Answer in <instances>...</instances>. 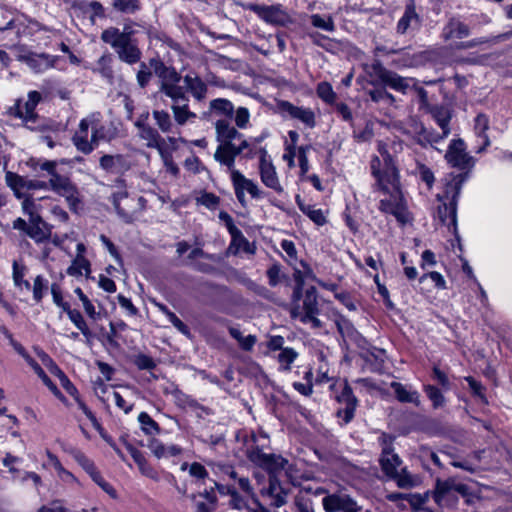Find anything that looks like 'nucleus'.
Segmentation results:
<instances>
[{"instance_id":"f257e3e1","label":"nucleus","mask_w":512,"mask_h":512,"mask_svg":"<svg viewBox=\"0 0 512 512\" xmlns=\"http://www.w3.org/2000/svg\"><path fill=\"white\" fill-rule=\"evenodd\" d=\"M379 153L384 161L383 170L380 169L381 160L378 157L371 161L372 174L377 180L379 189L386 195L379 202V210L393 215L400 224H406L412 220V216L400 189L398 171L383 145H379Z\"/></svg>"},{"instance_id":"f03ea898","label":"nucleus","mask_w":512,"mask_h":512,"mask_svg":"<svg viewBox=\"0 0 512 512\" xmlns=\"http://www.w3.org/2000/svg\"><path fill=\"white\" fill-rule=\"evenodd\" d=\"M248 459L265 469L269 474V487L261 488V494L271 498V504L275 507H281L286 503L287 492L280 485L277 476L281 473L293 484H298V476L294 473L295 465L280 455L264 453L258 447L251 448L248 451Z\"/></svg>"},{"instance_id":"7ed1b4c3","label":"nucleus","mask_w":512,"mask_h":512,"mask_svg":"<svg viewBox=\"0 0 512 512\" xmlns=\"http://www.w3.org/2000/svg\"><path fill=\"white\" fill-rule=\"evenodd\" d=\"M467 180L466 174L450 173L443 179V192L437 194L440 202L437 208L438 219L448 227L456 228L457 199L463 183Z\"/></svg>"},{"instance_id":"20e7f679","label":"nucleus","mask_w":512,"mask_h":512,"mask_svg":"<svg viewBox=\"0 0 512 512\" xmlns=\"http://www.w3.org/2000/svg\"><path fill=\"white\" fill-rule=\"evenodd\" d=\"M107 138V129L100 113H92L82 119L72 141L78 151L89 154L101 140Z\"/></svg>"},{"instance_id":"39448f33","label":"nucleus","mask_w":512,"mask_h":512,"mask_svg":"<svg viewBox=\"0 0 512 512\" xmlns=\"http://www.w3.org/2000/svg\"><path fill=\"white\" fill-rule=\"evenodd\" d=\"M31 166L36 170L40 168L43 171H46L49 174L50 188L53 192L62 196L66 199L69 207L77 211L80 198L79 192L76 186L70 181V179L66 176L60 175L56 172V161L51 160H31Z\"/></svg>"},{"instance_id":"423d86ee","label":"nucleus","mask_w":512,"mask_h":512,"mask_svg":"<svg viewBox=\"0 0 512 512\" xmlns=\"http://www.w3.org/2000/svg\"><path fill=\"white\" fill-rule=\"evenodd\" d=\"M298 294L299 290L295 291V300L290 310L292 318L304 324H308L313 328L322 327V322L317 318L319 310L316 289L314 287L307 289L302 301L297 298Z\"/></svg>"},{"instance_id":"0eeeda50","label":"nucleus","mask_w":512,"mask_h":512,"mask_svg":"<svg viewBox=\"0 0 512 512\" xmlns=\"http://www.w3.org/2000/svg\"><path fill=\"white\" fill-rule=\"evenodd\" d=\"M459 496H468V487L465 484L453 478L445 481H437L433 498L439 506L452 508L458 501Z\"/></svg>"},{"instance_id":"6e6552de","label":"nucleus","mask_w":512,"mask_h":512,"mask_svg":"<svg viewBox=\"0 0 512 512\" xmlns=\"http://www.w3.org/2000/svg\"><path fill=\"white\" fill-rule=\"evenodd\" d=\"M156 73L161 79V92L169 97L173 104L188 102L184 89L179 85L180 76L174 69L160 66L156 69Z\"/></svg>"},{"instance_id":"1a4fd4ad","label":"nucleus","mask_w":512,"mask_h":512,"mask_svg":"<svg viewBox=\"0 0 512 512\" xmlns=\"http://www.w3.org/2000/svg\"><path fill=\"white\" fill-rule=\"evenodd\" d=\"M230 179L236 198L242 206H246L247 204L246 193L256 200L264 198L265 192L259 187V185L254 180L247 178L239 170L232 171Z\"/></svg>"},{"instance_id":"9d476101","label":"nucleus","mask_w":512,"mask_h":512,"mask_svg":"<svg viewBox=\"0 0 512 512\" xmlns=\"http://www.w3.org/2000/svg\"><path fill=\"white\" fill-rule=\"evenodd\" d=\"M447 163L462 171L468 176L475 165V160L466 152V145L462 139L452 140L445 154Z\"/></svg>"},{"instance_id":"9b49d317","label":"nucleus","mask_w":512,"mask_h":512,"mask_svg":"<svg viewBox=\"0 0 512 512\" xmlns=\"http://www.w3.org/2000/svg\"><path fill=\"white\" fill-rule=\"evenodd\" d=\"M371 69L372 74L384 85L397 92L405 94L414 85V80L412 78L402 77L397 73L386 69L378 60L371 65Z\"/></svg>"},{"instance_id":"f8f14e48","label":"nucleus","mask_w":512,"mask_h":512,"mask_svg":"<svg viewBox=\"0 0 512 512\" xmlns=\"http://www.w3.org/2000/svg\"><path fill=\"white\" fill-rule=\"evenodd\" d=\"M258 171L264 186L278 194L284 192L276 167L265 149L260 151Z\"/></svg>"},{"instance_id":"ddd939ff","label":"nucleus","mask_w":512,"mask_h":512,"mask_svg":"<svg viewBox=\"0 0 512 512\" xmlns=\"http://www.w3.org/2000/svg\"><path fill=\"white\" fill-rule=\"evenodd\" d=\"M379 441L382 447L380 465L385 475L390 478L392 475H395L397 470H399L402 460L396 453H394L392 447L393 438L391 436L382 434L379 437Z\"/></svg>"},{"instance_id":"4468645a","label":"nucleus","mask_w":512,"mask_h":512,"mask_svg":"<svg viewBox=\"0 0 512 512\" xmlns=\"http://www.w3.org/2000/svg\"><path fill=\"white\" fill-rule=\"evenodd\" d=\"M280 112L293 120H297L307 128H314L316 117L314 111L309 107L297 106L288 101H281L278 104Z\"/></svg>"},{"instance_id":"2eb2a0df","label":"nucleus","mask_w":512,"mask_h":512,"mask_svg":"<svg viewBox=\"0 0 512 512\" xmlns=\"http://www.w3.org/2000/svg\"><path fill=\"white\" fill-rule=\"evenodd\" d=\"M70 455L74 460L90 475L92 480L99 485L106 493L115 497L116 493L114 488L107 483L100 472L96 469L94 463L80 450L72 448L69 450Z\"/></svg>"},{"instance_id":"dca6fc26","label":"nucleus","mask_w":512,"mask_h":512,"mask_svg":"<svg viewBox=\"0 0 512 512\" xmlns=\"http://www.w3.org/2000/svg\"><path fill=\"white\" fill-rule=\"evenodd\" d=\"M420 25L421 20L416 12L415 3L413 0H409L402 17L397 23L396 32L400 35L413 33L419 29Z\"/></svg>"},{"instance_id":"f3484780","label":"nucleus","mask_w":512,"mask_h":512,"mask_svg":"<svg viewBox=\"0 0 512 512\" xmlns=\"http://www.w3.org/2000/svg\"><path fill=\"white\" fill-rule=\"evenodd\" d=\"M40 100L41 94L39 92L30 91L27 100H18L11 111L25 122L34 121L36 118L35 108Z\"/></svg>"},{"instance_id":"a211bd4d","label":"nucleus","mask_w":512,"mask_h":512,"mask_svg":"<svg viewBox=\"0 0 512 512\" xmlns=\"http://www.w3.org/2000/svg\"><path fill=\"white\" fill-rule=\"evenodd\" d=\"M337 400L342 405L337 411V415L343 420L344 424H347L353 419L357 407V399L347 383L344 384L341 393L337 396Z\"/></svg>"},{"instance_id":"6ab92c4d","label":"nucleus","mask_w":512,"mask_h":512,"mask_svg":"<svg viewBox=\"0 0 512 512\" xmlns=\"http://www.w3.org/2000/svg\"><path fill=\"white\" fill-rule=\"evenodd\" d=\"M131 33L128 27H125L123 31L110 27L102 32L101 39L117 51L131 40Z\"/></svg>"},{"instance_id":"aec40b11","label":"nucleus","mask_w":512,"mask_h":512,"mask_svg":"<svg viewBox=\"0 0 512 512\" xmlns=\"http://www.w3.org/2000/svg\"><path fill=\"white\" fill-rule=\"evenodd\" d=\"M46 456L47 465L54 469L58 479L62 483L68 486H81V482L78 480V478L73 473L64 468L56 455L51 453L49 450H46Z\"/></svg>"},{"instance_id":"412c9836","label":"nucleus","mask_w":512,"mask_h":512,"mask_svg":"<svg viewBox=\"0 0 512 512\" xmlns=\"http://www.w3.org/2000/svg\"><path fill=\"white\" fill-rule=\"evenodd\" d=\"M216 139L219 143L234 144V141L242 138V134L229 120L219 119L215 122Z\"/></svg>"},{"instance_id":"4be33fe9","label":"nucleus","mask_w":512,"mask_h":512,"mask_svg":"<svg viewBox=\"0 0 512 512\" xmlns=\"http://www.w3.org/2000/svg\"><path fill=\"white\" fill-rule=\"evenodd\" d=\"M247 9L253 11L257 14L261 19L268 23L278 24L283 22L284 13L280 6L271 5H258V4H249L247 5Z\"/></svg>"},{"instance_id":"5701e85b","label":"nucleus","mask_w":512,"mask_h":512,"mask_svg":"<svg viewBox=\"0 0 512 512\" xmlns=\"http://www.w3.org/2000/svg\"><path fill=\"white\" fill-rule=\"evenodd\" d=\"M112 202L117 213L126 221L132 219L133 199L128 197V193L124 188L112 193Z\"/></svg>"},{"instance_id":"b1692460","label":"nucleus","mask_w":512,"mask_h":512,"mask_svg":"<svg viewBox=\"0 0 512 512\" xmlns=\"http://www.w3.org/2000/svg\"><path fill=\"white\" fill-rule=\"evenodd\" d=\"M229 234L231 235V242L228 247V254L237 255L243 252L252 255L255 253V246L246 239L238 228L232 230Z\"/></svg>"},{"instance_id":"393cba45","label":"nucleus","mask_w":512,"mask_h":512,"mask_svg":"<svg viewBox=\"0 0 512 512\" xmlns=\"http://www.w3.org/2000/svg\"><path fill=\"white\" fill-rule=\"evenodd\" d=\"M237 154L234 149V144H223L219 143L215 153L214 158L221 165L227 167L229 174H232V171H236L235 169V159Z\"/></svg>"},{"instance_id":"a878e982","label":"nucleus","mask_w":512,"mask_h":512,"mask_svg":"<svg viewBox=\"0 0 512 512\" xmlns=\"http://www.w3.org/2000/svg\"><path fill=\"white\" fill-rule=\"evenodd\" d=\"M148 447L158 459L177 457L182 453V448L179 445L164 444L158 439L151 440Z\"/></svg>"},{"instance_id":"bb28decb","label":"nucleus","mask_w":512,"mask_h":512,"mask_svg":"<svg viewBox=\"0 0 512 512\" xmlns=\"http://www.w3.org/2000/svg\"><path fill=\"white\" fill-rule=\"evenodd\" d=\"M489 129V119L484 114H478L474 119V133L475 136L481 140V145L477 149V153H482L491 142L487 135Z\"/></svg>"},{"instance_id":"cd10ccee","label":"nucleus","mask_w":512,"mask_h":512,"mask_svg":"<svg viewBox=\"0 0 512 512\" xmlns=\"http://www.w3.org/2000/svg\"><path fill=\"white\" fill-rule=\"evenodd\" d=\"M139 131L138 135L141 139L146 141V145L151 148H156L159 151V147H164L165 139H163L158 131L152 128L149 125L141 124L140 122L136 123Z\"/></svg>"},{"instance_id":"c85d7f7f","label":"nucleus","mask_w":512,"mask_h":512,"mask_svg":"<svg viewBox=\"0 0 512 512\" xmlns=\"http://www.w3.org/2000/svg\"><path fill=\"white\" fill-rule=\"evenodd\" d=\"M66 273L77 279H88L91 275V263L87 258L74 257Z\"/></svg>"},{"instance_id":"c756f323","label":"nucleus","mask_w":512,"mask_h":512,"mask_svg":"<svg viewBox=\"0 0 512 512\" xmlns=\"http://www.w3.org/2000/svg\"><path fill=\"white\" fill-rule=\"evenodd\" d=\"M5 182L17 198H24L26 196L28 178L7 171L5 174Z\"/></svg>"},{"instance_id":"7c9ffc66","label":"nucleus","mask_w":512,"mask_h":512,"mask_svg":"<svg viewBox=\"0 0 512 512\" xmlns=\"http://www.w3.org/2000/svg\"><path fill=\"white\" fill-rule=\"evenodd\" d=\"M27 234L37 242H42L50 235V229L40 216H33L29 222Z\"/></svg>"},{"instance_id":"2f4dec72","label":"nucleus","mask_w":512,"mask_h":512,"mask_svg":"<svg viewBox=\"0 0 512 512\" xmlns=\"http://www.w3.org/2000/svg\"><path fill=\"white\" fill-rule=\"evenodd\" d=\"M431 114L442 130L441 139L450 134L449 122L451 119L450 110L444 106H434L431 108Z\"/></svg>"},{"instance_id":"473e14b6","label":"nucleus","mask_w":512,"mask_h":512,"mask_svg":"<svg viewBox=\"0 0 512 512\" xmlns=\"http://www.w3.org/2000/svg\"><path fill=\"white\" fill-rule=\"evenodd\" d=\"M442 35L445 40L462 39L469 35V29L459 20L452 19L444 27Z\"/></svg>"},{"instance_id":"72a5a7b5","label":"nucleus","mask_w":512,"mask_h":512,"mask_svg":"<svg viewBox=\"0 0 512 512\" xmlns=\"http://www.w3.org/2000/svg\"><path fill=\"white\" fill-rule=\"evenodd\" d=\"M296 203L299 209L316 225L322 226L326 223V215L322 209L316 208L314 205L305 204L299 195L296 196Z\"/></svg>"},{"instance_id":"f704fd0d","label":"nucleus","mask_w":512,"mask_h":512,"mask_svg":"<svg viewBox=\"0 0 512 512\" xmlns=\"http://www.w3.org/2000/svg\"><path fill=\"white\" fill-rule=\"evenodd\" d=\"M391 387L393 388L394 393L400 402L413 403L416 406L420 405V396L416 390L409 389L401 383L397 382H393Z\"/></svg>"},{"instance_id":"c9c22d12","label":"nucleus","mask_w":512,"mask_h":512,"mask_svg":"<svg viewBox=\"0 0 512 512\" xmlns=\"http://www.w3.org/2000/svg\"><path fill=\"white\" fill-rule=\"evenodd\" d=\"M174 120L179 126L192 123L196 119V114L189 109L188 102L183 104H172L171 106Z\"/></svg>"},{"instance_id":"e433bc0d","label":"nucleus","mask_w":512,"mask_h":512,"mask_svg":"<svg viewBox=\"0 0 512 512\" xmlns=\"http://www.w3.org/2000/svg\"><path fill=\"white\" fill-rule=\"evenodd\" d=\"M390 478L395 480L397 486L402 489L416 487L421 482L420 477L411 474L405 468L401 469L400 471L397 470L395 475H392Z\"/></svg>"},{"instance_id":"4c0bfd02","label":"nucleus","mask_w":512,"mask_h":512,"mask_svg":"<svg viewBox=\"0 0 512 512\" xmlns=\"http://www.w3.org/2000/svg\"><path fill=\"white\" fill-rule=\"evenodd\" d=\"M186 88L191 92L193 97L201 100L205 97L207 92L206 84L197 76L186 75L184 77Z\"/></svg>"},{"instance_id":"58836bf2","label":"nucleus","mask_w":512,"mask_h":512,"mask_svg":"<svg viewBox=\"0 0 512 512\" xmlns=\"http://www.w3.org/2000/svg\"><path fill=\"white\" fill-rule=\"evenodd\" d=\"M64 311L67 313L70 321L81 331L83 336L89 340L92 337V332L90 331L82 314L76 309H71L70 306L64 307Z\"/></svg>"},{"instance_id":"ea45409f","label":"nucleus","mask_w":512,"mask_h":512,"mask_svg":"<svg viewBox=\"0 0 512 512\" xmlns=\"http://www.w3.org/2000/svg\"><path fill=\"white\" fill-rule=\"evenodd\" d=\"M28 365L34 370V372L38 375V377L43 381V383L48 387V389L60 400H63L64 397L56 387V385L50 380V378L46 375L41 366L31 357L27 358Z\"/></svg>"},{"instance_id":"a19ab883","label":"nucleus","mask_w":512,"mask_h":512,"mask_svg":"<svg viewBox=\"0 0 512 512\" xmlns=\"http://www.w3.org/2000/svg\"><path fill=\"white\" fill-rule=\"evenodd\" d=\"M210 109L214 114L231 117L234 113V105L231 101L224 98H217L210 102Z\"/></svg>"},{"instance_id":"79ce46f5","label":"nucleus","mask_w":512,"mask_h":512,"mask_svg":"<svg viewBox=\"0 0 512 512\" xmlns=\"http://www.w3.org/2000/svg\"><path fill=\"white\" fill-rule=\"evenodd\" d=\"M116 52L121 60L130 64L135 63L140 59V51L131 40Z\"/></svg>"},{"instance_id":"37998d69","label":"nucleus","mask_w":512,"mask_h":512,"mask_svg":"<svg viewBox=\"0 0 512 512\" xmlns=\"http://www.w3.org/2000/svg\"><path fill=\"white\" fill-rule=\"evenodd\" d=\"M153 118L156 125L163 133L172 132L174 125L168 112L164 110H154Z\"/></svg>"},{"instance_id":"c03bdc74","label":"nucleus","mask_w":512,"mask_h":512,"mask_svg":"<svg viewBox=\"0 0 512 512\" xmlns=\"http://www.w3.org/2000/svg\"><path fill=\"white\" fill-rule=\"evenodd\" d=\"M297 357L298 353L293 348L289 347L282 349L276 356L280 368L284 371H289L291 369V364Z\"/></svg>"},{"instance_id":"a18cd8bd","label":"nucleus","mask_w":512,"mask_h":512,"mask_svg":"<svg viewBox=\"0 0 512 512\" xmlns=\"http://www.w3.org/2000/svg\"><path fill=\"white\" fill-rule=\"evenodd\" d=\"M339 333L346 339L357 342L359 333L355 330L350 321L345 318H340L336 321Z\"/></svg>"},{"instance_id":"49530a36","label":"nucleus","mask_w":512,"mask_h":512,"mask_svg":"<svg viewBox=\"0 0 512 512\" xmlns=\"http://www.w3.org/2000/svg\"><path fill=\"white\" fill-rule=\"evenodd\" d=\"M158 153L161 157V160H162L163 165L166 168L167 172H169L173 176H177L179 173V168L176 165V163L174 162L172 153L168 149L167 145L162 148L159 147Z\"/></svg>"},{"instance_id":"de8ad7c7","label":"nucleus","mask_w":512,"mask_h":512,"mask_svg":"<svg viewBox=\"0 0 512 512\" xmlns=\"http://www.w3.org/2000/svg\"><path fill=\"white\" fill-rule=\"evenodd\" d=\"M138 421L141 425L142 431L147 435L157 434L160 432L159 425L150 417L146 412H141L138 416Z\"/></svg>"},{"instance_id":"09e8293b","label":"nucleus","mask_w":512,"mask_h":512,"mask_svg":"<svg viewBox=\"0 0 512 512\" xmlns=\"http://www.w3.org/2000/svg\"><path fill=\"white\" fill-rule=\"evenodd\" d=\"M26 274V267L18 261L13 262V281L19 288L30 289V283L24 279Z\"/></svg>"},{"instance_id":"8fccbe9b","label":"nucleus","mask_w":512,"mask_h":512,"mask_svg":"<svg viewBox=\"0 0 512 512\" xmlns=\"http://www.w3.org/2000/svg\"><path fill=\"white\" fill-rule=\"evenodd\" d=\"M230 335L236 339L244 350H251L256 343V337L253 335L243 336L241 331L235 327L229 328Z\"/></svg>"},{"instance_id":"3c124183","label":"nucleus","mask_w":512,"mask_h":512,"mask_svg":"<svg viewBox=\"0 0 512 512\" xmlns=\"http://www.w3.org/2000/svg\"><path fill=\"white\" fill-rule=\"evenodd\" d=\"M121 155H104L100 159V166L108 171H117L123 165Z\"/></svg>"},{"instance_id":"603ef678","label":"nucleus","mask_w":512,"mask_h":512,"mask_svg":"<svg viewBox=\"0 0 512 512\" xmlns=\"http://www.w3.org/2000/svg\"><path fill=\"white\" fill-rule=\"evenodd\" d=\"M74 292L78 296L79 300L82 302L85 313L93 320L98 319L100 313L96 311L95 306L92 304L89 298L83 293L81 288H76Z\"/></svg>"},{"instance_id":"864d4df0","label":"nucleus","mask_w":512,"mask_h":512,"mask_svg":"<svg viewBox=\"0 0 512 512\" xmlns=\"http://www.w3.org/2000/svg\"><path fill=\"white\" fill-rule=\"evenodd\" d=\"M181 470H183V471L188 470L190 476H192L196 479H199V480L205 479L208 476V472L205 469V467L198 462H194L190 465L188 463L184 462L181 465Z\"/></svg>"},{"instance_id":"5fc2aeb1","label":"nucleus","mask_w":512,"mask_h":512,"mask_svg":"<svg viewBox=\"0 0 512 512\" xmlns=\"http://www.w3.org/2000/svg\"><path fill=\"white\" fill-rule=\"evenodd\" d=\"M317 95L326 103H333L336 99V94L332 86L328 82H321L316 89Z\"/></svg>"},{"instance_id":"6e6d98bb","label":"nucleus","mask_w":512,"mask_h":512,"mask_svg":"<svg viewBox=\"0 0 512 512\" xmlns=\"http://www.w3.org/2000/svg\"><path fill=\"white\" fill-rule=\"evenodd\" d=\"M311 23L314 27L323 29L325 31L334 30V21L331 16H321L319 14H313L311 16Z\"/></svg>"},{"instance_id":"4d7b16f0","label":"nucleus","mask_w":512,"mask_h":512,"mask_svg":"<svg viewBox=\"0 0 512 512\" xmlns=\"http://www.w3.org/2000/svg\"><path fill=\"white\" fill-rule=\"evenodd\" d=\"M428 398L432 401L434 408L442 407L445 399L440 390L432 385H427L424 388Z\"/></svg>"},{"instance_id":"13d9d810","label":"nucleus","mask_w":512,"mask_h":512,"mask_svg":"<svg viewBox=\"0 0 512 512\" xmlns=\"http://www.w3.org/2000/svg\"><path fill=\"white\" fill-rule=\"evenodd\" d=\"M250 122V112L246 107H238L235 111V124L239 129H246Z\"/></svg>"},{"instance_id":"bf43d9fd","label":"nucleus","mask_w":512,"mask_h":512,"mask_svg":"<svg viewBox=\"0 0 512 512\" xmlns=\"http://www.w3.org/2000/svg\"><path fill=\"white\" fill-rule=\"evenodd\" d=\"M114 8L123 13H134L139 9V0H115Z\"/></svg>"},{"instance_id":"052dcab7","label":"nucleus","mask_w":512,"mask_h":512,"mask_svg":"<svg viewBox=\"0 0 512 512\" xmlns=\"http://www.w3.org/2000/svg\"><path fill=\"white\" fill-rule=\"evenodd\" d=\"M280 245H281L282 250L286 254L285 260L289 264H291V265L296 263V261H297V250H296L294 242L285 239V240H283L281 242Z\"/></svg>"},{"instance_id":"680f3d73","label":"nucleus","mask_w":512,"mask_h":512,"mask_svg":"<svg viewBox=\"0 0 512 512\" xmlns=\"http://www.w3.org/2000/svg\"><path fill=\"white\" fill-rule=\"evenodd\" d=\"M47 290V281L44 279L43 276L38 275L34 279L33 284V297L34 299L39 302L44 296L45 291Z\"/></svg>"},{"instance_id":"e2e57ef3","label":"nucleus","mask_w":512,"mask_h":512,"mask_svg":"<svg viewBox=\"0 0 512 512\" xmlns=\"http://www.w3.org/2000/svg\"><path fill=\"white\" fill-rule=\"evenodd\" d=\"M369 96L373 102L385 101L390 104L395 102V97L384 89H375L369 92Z\"/></svg>"},{"instance_id":"0e129e2a","label":"nucleus","mask_w":512,"mask_h":512,"mask_svg":"<svg viewBox=\"0 0 512 512\" xmlns=\"http://www.w3.org/2000/svg\"><path fill=\"white\" fill-rule=\"evenodd\" d=\"M427 278L431 279V281L434 283V285L437 289H441V290L446 289V281H445L444 277L439 272L432 271V272L423 274L419 278V281L422 283Z\"/></svg>"},{"instance_id":"69168bd1","label":"nucleus","mask_w":512,"mask_h":512,"mask_svg":"<svg viewBox=\"0 0 512 512\" xmlns=\"http://www.w3.org/2000/svg\"><path fill=\"white\" fill-rule=\"evenodd\" d=\"M197 202L208 209H216L219 204V198L212 193H203L197 198Z\"/></svg>"},{"instance_id":"338daca9","label":"nucleus","mask_w":512,"mask_h":512,"mask_svg":"<svg viewBox=\"0 0 512 512\" xmlns=\"http://www.w3.org/2000/svg\"><path fill=\"white\" fill-rule=\"evenodd\" d=\"M428 496L427 494H407L406 500L411 505V507L415 510L421 509L423 505L427 502Z\"/></svg>"},{"instance_id":"774afa93","label":"nucleus","mask_w":512,"mask_h":512,"mask_svg":"<svg viewBox=\"0 0 512 512\" xmlns=\"http://www.w3.org/2000/svg\"><path fill=\"white\" fill-rule=\"evenodd\" d=\"M309 146H300L298 147V162L301 174H306L309 170V163L307 158V152L309 151Z\"/></svg>"}]
</instances>
